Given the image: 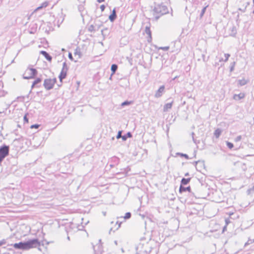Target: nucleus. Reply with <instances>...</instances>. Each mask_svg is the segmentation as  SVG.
Instances as JSON below:
<instances>
[{"instance_id": "34", "label": "nucleus", "mask_w": 254, "mask_h": 254, "mask_svg": "<svg viewBox=\"0 0 254 254\" xmlns=\"http://www.w3.org/2000/svg\"><path fill=\"white\" fill-rule=\"evenodd\" d=\"M40 127V125L38 124H34L31 125L30 127L31 128H38Z\"/></svg>"}, {"instance_id": "55", "label": "nucleus", "mask_w": 254, "mask_h": 254, "mask_svg": "<svg viewBox=\"0 0 254 254\" xmlns=\"http://www.w3.org/2000/svg\"><path fill=\"white\" fill-rule=\"evenodd\" d=\"M249 4H250V3H249V2H248L247 3V5H246L245 6H246V7H247L248 5H249Z\"/></svg>"}, {"instance_id": "19", "label": "nucleus", "mask_w": 254, "mask_h": 254, "mask_svg": "<svg viewBox=\"0 0 254 254\" xmlns=\"http://www.w3.org/2000/svg\"><path fill=\"white\" fill-rule=\"evenodd\" d=\"M118 69V65L116 64H113L111 65V70L112 71V75H113L115 73L116 71Z\"/></svg>"}, {"instance_id": "10", "label": "nucleus", "mask_w": 254, "mask_h": 254, "mask_svg": "<svg viewBox=\"0 0 254 254\" xmlns=\"http://www.w3.org/2000/svg\"><path fill=\"white\" fill-rule=\"evenodd\" d=\"M117 18L116 11L115 8H114L112 13L109 15V19L111 22H113Z\"/></svg>"}, {"instance_id": "7", "label": "nucleus", "mask_w": 254, "mask_h": 254, "mask_svg": "<svg viewBox=\"0 0 254 254\" xmlns=\"http://www.w3.org/2000/svg\"><path fill=\"white\" fill-rule=\"evenodd\" d=\"M165 86L164 85L161 86L158 90L156 91L155 97L158 98L162 96V93L164 91Z\"/></svg>"}, {"instance_id": "59", "label": "nucleus", "mask_w": 254, "mask_h": 254, "mask_svg": "<svg viewBox=\"0 0 254 254\" xmlns=\"http://www.w3.org/2000/svg\"><path fill=\"white\" fill-rule=\"evenodd\" d=\"M253 4L254 5V0H253Z\"/></svg>"}, {"instance_id": "16", "label": "nucleus", "mask_w": 254, "mask_h": 254, "mask_svg": "<svg viewBox=\"0 0 254 254\" xmlns=\"http://www.w3.org/2000/svg\"><path fill=\"white\" fill-rule=\"evenodd\" d=\"M172 106V102L168 103L166 104L163 107V111L167 112L169 109H170Z\"/></svg>"}, {"instance_id": "18", "label": "nucleus", "mask_w": 254, "mask_h": 254, "mask_svg": "<svg viewBox=\"0 0 254 254\" xmlns=\"http://www.w3.org/2000/svg\"><path fill=\"white\" fill-rule=\"evenodd\" d=\"M132 137V134L130 132H128L126 134H125L122 136V140L126 141L127 138Z\"/></svg>"}, {"instance_id": "38", "label": "nucleus", "mask_w": 254, "mask_h": 254, "mask_svg": "<svg viewBox=\"0 0 254 254\" xmlns=\"http://www.w3.org/2000/svg\"><path fill=\"white\" fill-rule=\"evenodd\" d=\"M241 139H242V136L239 135L235 138V141L236 142H238V141H240L241 140Z\"/></svg>"}, {"instance_id": "31", "label": "nucleus", "mask_w": 254, "mask_h": 254, "mask_svg": "<svg viewBox=\"0 0 254 254\" xmlns=\"http://www.w3.org/2000/svg\"><path fill=\"white\" fill-rule=\"evenodd\" d=\"M226 144H227V147L229 149H232L234 147L233 144L232 143L230 142L227 141L226 142Z\"/></svg>"}, {"instance_id": "29", "label": "nucleus", "mask_w": 254, "mask_h": 254, "mask_svg": "<svg viewBox=\"0 0 254 254\" xmlns=\"http://www.w3.org/2000/svg\"><path fill=\"white\" fill-rule=\"evenodd\" d=\"M88 30L90 32H94L95 30L94 25H90L88 28Z\"/></svg>"}, {"instance_id": "5", "label": "nucleus", "mask_w": 254, "mask_h": 254, "mask_svg": "<svg viewBox=\"0 0 254 254\" xmlns=\"http://www.w3.org/2000/svg\"><path fill=\"white\" fill-rule=\"evenodd\" d=\"M56 82V78H54L53 79L47 78L44 80L43 86L46 90H50L53 88Z\"/></svg>"}, {"instance_id": "41", "label": "nucleus", "mask_w": 254, "mask_h": 254, "mask_svg": "<svg viewBox=\"0 0 254 254\" xmlns=\"http://www.w3.org/2000/svg\"><path fill=\"white\" fill-rule=\"evenodd\" d=\"M23 120H24V123H28V118L26 117V115L24 116V118H23Z\"/></svg>"}, {"instance_id": "12", "label": "nucleus", "mask_w": 254, "mask_h": 254, "mask_svg": "<svg viewBox=\"0 0 254 254\" xmlns=\"http://www.w3.org/2000/svg\"><path fill=\"white\" fill-rule=\"evenodd\" d=\"M186 191H188L189 192H190L191 191V188L190 186L185 187L184 186H182V185H180V188H179V191L180 193H182L183 192H185Z\"/></svg>"}, {"instance_id": "9", "label": "nucleus", "mask_w": 254, "mask_h": 254, "mask_svg": "<svg viewBox=\"0 0 254 254\" xmlns=\"http://www.w3.org/2000/svg\"><path fill=\"white\" fill-rule=\"evenodd\" d=\"M40 54H42L47 61H48L49 62H51L52 60V57L46 51H41L40 52Z\"/></svg>"}, {"instance_id": "22", "label": "nucleus", "mask_w": 254, "mask_h": 254, "mask_svg": "<svg viewBox=\"0 0 254 254\" xmlns=\"http://www.w3.org/2000/svg\"><path fill=\"white\" fill-rule=\"evenodd\" d=\"M41 81H42V78H41L40 77H38L33 81V83H34V84H35L37 87H39L38 84L39 83H41Z\"/></svg>"}, {"instance_id": "8", "label": "nucleus", "mask_w": 254, "mask_h": 254, "mask_svg": "<svg viewBox=\"0 0 254 254\" xmlns=\"http://www.w3.org/2000/svg\"><path fill=\"white\" fill-rule=\"evenodd\" d=\"M145 32L147 35H148V37L147 38V41L148 42H150L152 40L151 37V31L149 27L146 26L145 27Z\"/></svg>"}, {"instance_id": "6", "label": "nucleus", "mask_w": 254, "mask_h": 254, "mask_svg": "<svg viewBox=\"0 0 254 254\" xmlns=\"http://www.w3.org/2000/svg\"><path fill=\"white\" fill-rule=\"evenodd\" d=\"M68 70V67L67 65V64L66 62H64L63 64L62 70L59 76V79L61 82H62V81L64 79L66 78Z\"/></svg>"}, {"instance_id": "37", "label": "nucleus", "mask_w": 254, "mask_h": 254, "mask_svg": "<svg viewBox=\"0 0 254 254\" xmlns=\"http://www.w3.org/2000/svg\"><path fill=\"white\" fill-rule=\"evenodd\" d=\"M253 242H254V240H251V239H249L247 243H245V246L246 247V246L248 245H250L251 244H252Z\"/></svg>"}, {"instance_id": "35", "label": "nucleus", "mask_w": 254, "mask_h": 254, "mask_svg": "<svg viewBox=\"0 0 254 254\" xmlns=\"http://www.w3.org/2000/svg\"><path fill=\"white\" fill-rule=\"evenodd\" d=\"M48 5V2L47 1H45L41 4V7H42V8L46 7Z\"/></svg>"}, {"instance_id": "27", "label": "nucleus", "mask_w": 254, "mask_h": 254, "mask_svg": "<svg viewBox=\"0 0 254 254\" xmlns=\"http://www.w3.org/2000/svg\"><path fill=\"white\" fill-rule=\"evenodd\" d=\"M78 10L79 11V12L82 13L84 9V5L82 4H79L78 6Z\"/></svg>"}, {"instance_id": "11", "label": "nucleus", "mask_w": 254, "mask_h": 254, "mask_svg": "<svg viewBox=\"0 0 254 254\" xmlns=\"http://www.w3.org/2000/svg\"><path fill=\"white\" fill-rule=\"evenodd\" d=\"M29 69L31 71L30 73V77H32V78H34L37 75L38 71L36 69L32 68V67H28L27 70Z\"/></svg>"}, {"instance_id": "14", "label": "nucleus", "mask_w": 254, "mask_h": 254, "mask_svg": "<svg viewBox=\"0 0 254 254\" xmlns=\"http://www.w3.org/2000/svg\"><path fill=\"white\" fill-rule=\"evenodd\" d=\"M190 179H191L190 178H183L181 181V185H182V186H183V185H187V184H188L190 183Z\"/></svg>"}, {"instance_id": "21", "label": "nucleus", "mask_w": 254, "mask_h": 254, "mask_svg": "<svg viewBox=\"0 0 254 254\" xmlns=\"http://www.w3.org/2000/svg\"><path fill=\"white\" fill-rule=\"evenodd\" d=\"M101 33L103 37H105L108 35L109 33V30L107 28H104L101 30Z\"/></svg>"}, {"instance_id": "48", "label": "nucleus", "mask_w": 254, "mask_h": 254, "mask_svg": "<svg viewBox=\"0 0 254 254\" xmlns=\"http://www.w3.org/2000/svg\"><path fill=\"white\" fill-rule=\"evenodd\" d=\"M198 162H199V161H195V162H194L193 163V165H195V166H196V165H197V164Z\"/></svg>"}, {"instance_id": "17", "label": "nucleus", "mask_w": 254, "mask_h": 254, "mask_svg": "<svg viewBox=\"0 0 254 254\" xmlns=\"http://www.w3.org/2000/svg\"><path fill=\"white\" fill-rule=\"evenodd\" d=\"M221 133L222 129L220 128H217L214 132V135L216 137V138H219Z\"/></svg>"}, {"instance_id": "39", "label": "nucleus", "mask_w": 254, "mask_h": 254, "mask_svg": "<svg viewBox=\"0 0 254 254\" xmlns=\"http://www.w3.org/2000/svg\"><path fill=\"white\" fill-rule=\"evenodd\" d=\"M224 56H225V60L224 62H227V61H228V60L229 58V57H230V54H224Z\"/></svg>"}, {"instance_id": "50", "label": "nucleus", "mask_w": 254, "mask_h": 254, "mask_svg": "<svg viewBox=\"0 0 254 254\" xmlns=\"http://www.w3.org/2000/svg\"><path fill=\"white\" fill-rule=\"evenodd\" d=\"M35 86H36V85L35 84H34V83L33 82L32 86H31V88L33 89Z\"/></svg>"}, {"instance_id": "2", "label": "nucleus", "mask_w": 254, "mask_h": 254, "mask_svg": "<svg viewBox=\"0 0 254 254\" xmlns=\"http://www.w3.org/2000/svg\"><path fill=\"white\" fill-rule=\"evenodd\" d=\"M153 10L154 12L153 14L154 15L156 14L155 17L156 20H158L161 16L169 12L167 7L162 3L155 5Z\"/></svg>"}, {"instance_id": "32", "label": "nucleus", "mask_w": 254, "mask_h": 254, "mask_svg": "<svg viewBox=\"0 0 254 254\" xmlns=\"http://www.w3.org/2000/svg\"><path fill=\"white\" fill-rule=\"evenodd\" d=\"M7 94V92L2 90L0 91V97H4Z\"/></svg>"}, {"instance_id": "13", "label": "nucleus", "mask_w": 254, "mask_h": 254, "mask_svg": "<svg viewBox=\"0 0 254 254\" xmlns=\"http://www.w3.org/2000/svg\"><path fill=\"white\" fill-rule=\"evenodd\" d=\"M245 94L243 93H241L239 94H235L233 96L234 99L236 100H239L242 99H243L245 97Z\"/></svg>"}, {"instance_id": "51", "label": "nucleus", "mask_w": 254, "mask_h": 254, "mask_svg": "<svg viewBox=\"0 0 254 254\" xmlns=\"http://www.w3.org/2000/svg\"><path fill=\"white\" fill-rule=\"evenodd\" d=\"M42 8V7H41V6L38 7L35 10H39L40 9Z\"/></svg>"}, {"instance_id": "26", "label": "nucleus", "mask_w": 254, "mask_h": 254, "mask_svg": "<svg viewBox=\"0 0 254 254\" xmlns=\"http://www.w3.org/2000/svg\"><path fill=\"white\" fill-rule=\"evenodd\" d=\"M131 101H125L122 103L121 106L124 107L127 105H129L131 104Z\"/></svg>"}, {"instance_id": "45", "label": "nucleus", "mask_w": 254, "mask_h": 254, "mask_svg": "<svg viewBox=\"0 0 254 254\" xmlns=\"http://www.w3.org/2000/svg\"><path fill=\"white\" fill-rule=\"evenodd\" d=\"M23 78L25 79H29L32 78V77H30V75L28 76H25L23 75Z\"/></svg>"}, {"instance_id": "36", "label": "nucleus", "mask_w": 254, "mask_h": 254, "mask_svg": "<svg viewBox=\"0 0 254 254\" xmlns=\"http://www.w3.org/2000/svg\"><path fill=\"white\" fill-rule=\"evenodd\" d=\"M122 131H118L117 135L116 136L117 138L119 139L120 138H122V136H123V135H122Z\"/></svg>"}, {"instance_id": "20", "label": "nucleus", "mask_w": 254, "mask_h": 254, "mask_svg": "<svg viewBox=\"0 0 254 254\" xmlns=\"http://www.w3.org/2000/svg\"><path fill=\"white\" fill-rule=\"evenodd\" d=\"M248 80L245 79H239L238 81V84L240 86H244L248 83Z\"/></svg>"}, {"instance_id": "28", "label": "nucleus", "mask_w": 254, "mask_h": 254, "mask_svg": "<svg viewBox=\"0 0 254 254\" xmlns=\"http://www.w3.org/2000/svg\"><path fill=\"white\" fill-rule=\"evenodd\" d=\"M177 154L180 156L181 157H184L187 159H189V156L187 154L177 153Z\"/></svg>"}, {"instance_id": "49", "label": "nucleus", "mask_w": 254, "mask_h": 254, "mask_svg": "<svg viewBox=\"0 0 254 254\" xmlns=\"http://www.w3.org/2000/svg\"><path fill=\"white\" fill-rule=\"evenodd\" d=\"M104 1H105V0H97V1L99 3L102 2Z\"/></svg>"}, {"instance_id": "53", "label": "nucleus", "mask_w": 254, "mask_h": 254, "mask_svg": "<svg viewBox=\"0 0 254 254\" xmlns=\"http://www.w3.org/2000/svg\"><path fill=\"white\" fill-rule=\"evenodd\" d=\"M202 57H203V61H205V56H204V55H202Z\"/></svg>"}, {"instance_id": "4", "label": "nucleus", "mask_w": 254, "mask_h": 254, "mask_svg": "<svg viewBox=\"0 0 254 254\" xmlns=\"http://www.w3.org/2000/svg\"><path fill=\"white\" fill-rule=\"evenodd\" d=\"M9 152V146L5 144L0 146V163L7 157Z\"/></svg>"}, {"instance_id": "24", "label": "nucleus", "mask_w": 254, "mask_h": 254, "mask_svg": "<svg viewBox=\"0 0 254 254\" xmlns=\"http://www.w3.org/2000/svg\"><path fill=\"white\" fill-rule=\"evenodd\" d=\"M74 55L75 56H78V58H80L81 57V53L79 49H76L75 52L74 53Z\"/></svg>"}, {"instance_id": "57", "label": "nucleus", "mask_w": 254, "mask_h": 254, "mask_svg": "<svg viewBox=\"0 0 254 254\" xmlns=\"http://www.w3.org/2000/svg\"><path fill=\"white\" fill-rule=\"evenodd\" d=\"M67 239L68 240H70V237L69 236H67Z\"/></svg>"}, {"instance_id": "43", "label": "nucleus", "mask_w": 254, "mask_h": 254, "mask_svg": "<svg viewBox=\"0 0 254 254\" xmlns=\"http://www.w3.org/2000/svg\"><path fill=\"white\" fill-rule=\"evenodd\" d=\"M68 58L71 60H73V58H72V55L71 53H68Z\"/></svg>"}, {"instance_id": "1", "label": "nucleus", "mask_w": 254, "mask_h": 254, "mask_svg": "<svg viewBox=\"0 0 254 254\" xmlns=\"http://www.w3.org/2000/svg\"><path fill=\"white\" fill-rule=\"evenodd\" d=\"M39 246H40V242L37 239L29 240L26 242H20L13 245L15 249L24 250H29Z\"/></svg>"}, {"instance_id": "40", "label": "nucleus", "mask_w": 254, "mask_h": 254, "mask_svg": "<svg viewBox=\"0 0 254 254\" xmlns=\"http://www.w3.org/2000/svg\"><path fill=\"white\" fill-rule=\"evenodd\" d=\"M6 244V240L5 239H2V240L0 241V247L1 246L5 245Z\"/></svg>"}, {"instance_id": "42", "label": "nucleus", "mask_w": 254, "mask_h": 254, "mask_svg": "<svg viewBox=\"0 0 254 254\" xmlns=\"http://www.w3.org/2000/svg\"><path fill=\"white\" fill-rule=\"evenodd\" d=\"M191 136H192V140H193V141L195 143H196V139L194 138V132H192L191 133Z\"/></svg>"}, {"instance_id": "47", "label": "nucleus", "mask_w": 254, "mask_h": 254, "mask_svg": "<svg viewBox=\"0 0 254 254\" xmlns=\"http://www.w3.org/2000/svg\"><path fill=\"white\" fill-rule=\"evenodd\" d=\"M225 223H226V224L227 225L229 223H230V220L229 219H226Z\"/></svg>"}, {"instance_id": "30", "label": "nucleus", "mask_w": 254, "mask_h": 254, "mask_svg": "<svg viewBox=\"0 0 254 254\" xmlns=\"http://www.w3.org/2000/svg\"><path fill=\"white\" fill-rule=\"evenodd\" d=\"M131 214L130 212H127L125 214V215L124 216V218L125 219H128L131 217Z\"/></svg>"}, {"instance_id": "3", "label": "nucleus", "mask_w": 254, "mask_h": 254, "mask_svg": "<svg viewBox=\"0 0 254 254\" xmlns=\"http://www.w3.org/2000/svg\"><path fill=\"white\" fill-rule=\"evenodd\" d=\"M136 249L137 251L136 254H149L151 251V247L147 243L145 244H139Z\"/></svg>"}, {"instance_id": "52", "label": "nucleus", "mask_w": 254, "mask_h": 254, "mask_svg": "<svg viewBox=\"0 0 254 254\" xmlns=\"http://www.w3.org/2000/svg\"><path fill=\"white\" fill-rule=\"evenodd\" d=\"M185 176L186 177V176H189V173L188 172V173H186L185 174Z\"/></svg>"}, {"instance_id": "46", "label": "nucleus", "mask_w": 254, "mask_h": 254, "mask_svg": "<svg viewBox=\"0 0 254 254\" xmlns=\"http://www.w3.org/2000/svg\"><path fill=\"white\" fill-rule=\"evenodd\" d=\"M246 9V6H245V7L244 8V9H242V8H239V10H241V11H242V12H245Z\"/></svg>"}, {"instance_id": "58", "label": "nucleus", "mask_w": 254, "mask_h": 254, "mask_svg": "<svg viewBox=\"0 0 254 254\" xmlns=\"http://www.w3.org/2000/svg\"><path fill=\"white\" fill-rule=\"evenodd\" d=\"M226 226H224V227L223 228V231H224V229H226Z\"/></svg>"}, {"instance_id": "33", "label": "nucleus", "mask_w": 254, "mask_h": 254, "mask_svg": "<svg viewBox=\"0 0 254 254\" xmlns=\"http://www.w3.org/2000/svg\"><path fill=\"white\" fill-rule=\"evenodd\" d=\"M159 49H162L165 51H168L169 49V46H166V47H161L159 48Z\"/></svg>"}, {"instance_id": "56", "label": "nucleus", "mask_w": 254, "mask_h": 254, "mask_svg": "<svg viewBox=\"0 0 254 254\" xmlns=\"http://www.w3.org/2000/svg\"><path fill=\"white\" fill-rule=\"evenodd\" d=\"M112 75H112V74H111V76H110V78H109V79H110V80H111V79H112Z\"/></svg>"}, {"instance_id": "23", "label": "nucleus", "mask_w": 254, "mask_h": 254, "mask_svg": "<svg viewBox=\"0 0 254 254\" xmlns=\"http://www.w3.org/2000/svg\"><path fill=\"white\" fill-rule=\"evenodd\" d=\"M208 7V5L205 6L201 10V13L200 14V18H201L202 16H203L204 14L205 13L206 11V9L207 7Z\"/></svg>"}, {"instance_id": "25", "label": "nucleus", "mask_w": 254, "mask_h": 254, "mask_svg": "<svg viewBox=\"0 0 254 254\" xmlns=\"http://www.w3.org/2000/svg\"><path fill=\"white\" fill-rule=\"evenodd\" d=\"M236 63L235 62H233L231 63L230 64V72L233 71L234 69V67L235 66Z\"/></svg>"}, {"instance_id": "54", "label": "nucleus", "mask_w": 254, "mask_h": 254, "mask_svg": "<svg viewBox=\"0 0 254 254\" xmlns=\"http://www.w3.org/2000/svg\"><path fill=\"white\" fill-rule=\"evenodd\" d=\"M114 243H115V244L116 245H117L118 243H117V241H115Z\"/></svg>"}, {"instance_id": "15", "label": "nucleus", "mask_w": 254, "mask_h": 254, "mask_svg": "<svg viewBox=\"0 0 254 254\" xmlns=\"http://www.w3.org/2000/svg\"><path fill=\"white\" fill-rule=\"evenodd\" d=\"M230 31L231 33L230 34V35L232 37H235L237 34L236 27L235 26H233L232 27L230 28Z\"/></svg>"}, {"instance_id": "44", "label": "nucleus", "mask_w": 254, "mask_h": 254, "mask_svg": "<svg viewBox=\"0 0 254 254\" xmlns=\"http://www.w3.org/2000/svg\"><path fill=\"white\" fill-rule=\"evenodd\" d=\"M100 8L102 11H103L105 10V6L104 4H102L100 6Z\"/></svg>"}]
</instances>
